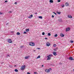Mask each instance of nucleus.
I'll return each instance as SVG.
<instances>
[{"label":"nucleus","mask_w":74,"mask_h":74,"mask_svg":"<svg viewBox=\"0 0 74 74\" xmlns=\"http://www.w3.org/2000/svg\"><path fill=\"white\" fill-rule=\"evenodd\" d=\"M51 56H52V55H49V56H47V57L48 58H47V60H51Z\"/></svg>","instance_id":"obj_1"},{"label":"nucleus","mask_w":74,"mask_h":74,"mask_svg":"<svg viewBox=\"0 0 74 74\" xmlns=\"http://www.w3.org/2000/svg\"><path fill=\"white\" fill-rule=\"evenodd\" d=\"M25 68H26V66L25 65H24L23 66H21V70H24L25 69Z\"/></svg>","instance_id":"obj_2"},{"label":"nucleus","mask_w":74,"mask_h":74,"mask_svg":"<svg viewBox=\"0 0 74 74\" xmlns=\"http://www.w3.org/2000/svg\"><path fill=\"white\" fill-rule=\"evenodd\" d=\"M35 44L33 42H29V45L31 46H34Z\"/></svg>","instance_id":"obj_3"},{"label":"nucleus","mask_w":74,"mask_h":74,"mask_svg":"<svg viewBox=\"0 0 74 74\" xmlns=\"http://www.w3.org/2000/svg\"><path fill=\"white\" fill-rule=\"evenodd\" d=\"M7 41L9 43H12V40L10 39H8L7 40Z\"/></svg>","instance_id":"obj_4"},{"label":"nucleus","mask_w":74,"mask_h":74,"mask_svg":"<svg viewBox=\"0 0 74 74\" xmlns=\"http://www.w3.org/2000/svg\"><path fill=\"white\" fill-rule=\"evenodd\" d=\"M70 28L69 27L67 28L66 29V32H69V31H70Z\"/></svg>","instance_id":"obj_5"},{"label":"nucleus","mask_w":74,"mask_h":74,"mask_svg":"<svg viewBox=\"0 0 74 74\" xmlns=\"http://www.w3.org/2000/svg\"><path fill=\"white\" fill-rule=\"evenodd\" d=\"M53 54L55 56H56V55H57V54H56V52L53 51Z\"/></svg>","instance_id":"obj_6"},{"label":"nucleus","mask_w":74,"mask_h":74,"mask_svg":"<svg viewBox=\"0 0 74 74\" xmlns=\"http://www.w3.org/2000/svg\"><path fill=\"white\" fill-rule=\"evenodd\" d=\"M65 4L66 6H69V3L67 2L65 3Z\"/></svg>","instance_id":"obj_7"},{"label":"nucleus","mask_w":74,"mask_h":74,"mask_svg":"<svg viewBox=\"0 0 74 74\" xmlns=\"http://www.w3.org/2000/svg\"><path fill=\"white\" fill-rule=\"evenodd\" d=\"M46 45L47 46L49 47V46H50V43H49V42L47 43Z\"/></svg>","instance_id":"obj_8"},{"label":"nucleus","mask_w":74,"mask_h":74,"mask_svg":"<svg viewBox=\"0 0 74 74\" xmlns=\"http://www.w3.org/2000/svg\"><path fill=\"white\" fill-rule=\"evenodd\" d=\"M45 71H46V73H49V70L48 69H46L45 70Z\"/></svg>","instance_id":"obj_9"},{"label":"nucleus","mask_w":74,"mask_h":74,"mask_svg":"<svg viewBox=\"0 0 74 74\" xmlns=\"http://www.w3.org/2000/svg\"><path fill=\"white\" fill-rule=\"evenodd\" d=\"M29 58H30V56H26L25 58V59H29Z\"/></svg>","instance_id":"obj_10"},{"label":"nucleus","mask_w":74,"mask_h":74,"mask_svg":"<svg viewBox=\"0 0 74 74\" xmlns=\"http://www.w3.org/2000/svg\"><path fill=\"white\" fill-rule=\"evenodd\" d=\"M32 17H33V15H31L28 17V18H30V19H31V18H32Z\"/></svg>","instance_id":"obj_11"},{"label":"nucleus","mask_w":74,"mask_h":74,"mask_svg":"<svg viewBox=\"0 0 74 74\" xmlns=\"http://www.w3.org/2000/svg\"><path fill=\"white\" fill-rule=\"evenodd\" d=\"M50 3H53V1L52 0H50Z\"/></svg>","instance_id":"obj_12"},{"label":"nucleus","mask_w":74,"mask_h":74,"mask_svg":"<svg viewBox=\"0 0 74 74\" xmlns=\"http://www.w3.org/2000/svg\"><path fill=\"white\" fill-rule=\"evenodd\" d=\"M69 59L71 60H73V58L71 57H69Z\"/></svg>","instance_id":"obj_13"},{"label":"nucleus","mask_w":74,"mask_h":74,"mask_svg":"<svg viewBox=\"0 0 74 74\" xmlns=\"http://www.w3.org/2000/svg\"><path fill=\"white\" fill-rule=\"evenodd\" d=\"M68 18H72V16L70 15H68Z\"/></svg>","instance_id":"obj_14"},{"label":"nucleus","mask_w":74,"mask_h":74,"mask_svg":"<svg viewBox=\"0 0 74 74\" xmlns=\"http://www.w3.org/2000/svg\"><path fill=\"white\" fill-rule=\"evenodd\" d=\"M60 36H61V37H64V34H60Z\"/></svg>","instance_id":"obj_15"},{"label":"nucleus","mask_w":74,"mask_h":74,"mask_svg":"<svg viewBox=\"0 0 74 74\" xmlns=\"http://www.w3.org/2000/svg\"><path fill=\"white\" fill-rule=\"evenodd\" d=\"M26 32H28L29 31V29H26Z\"/></svg>","instance_id":"obj_16"},{"label":"nucleus","mask_w":74,"mask_h":74,"mask_svg":"<svg viewBox=\"0 0 74 74\" xmlns=\"http://www.w3.org/2000/svg\"><path fill=\"white\" fill-rule=\"evenodd\" d=\"M53 47H56V44H54L53 45Z\"/></svg>","instance_id":"obj_17"},{"label":"nucleus","mask_w":74,"mask_h":74,"mask_svg":"<svg viewBox=\"0 0 74 74\" xmlns=\"http://www.w3.org/2000/svg\"><path fill=\"white\" fill-rule=\"evenodd\" d=\"M15 71L16 72H18V70L17 69H15Z\"/></svg>","instance_id":"obj_18"},{"label":"nucleus","mask_w":74,"mask_h":74,"mask_svg":"<svg viewBox=\"0 0 74 74\" xmlns=\"http://www.w3.org/2000/svg\"><path fill=\"white\" fill-rule=\"evenodd\" d=\"M38 18H40V19H42V17L41 16H39Z\"/></svg>","instance_id":"obj_19"},{"label":"nucleus","mask_w":74,"mask_h":74,"mask_svg":"<svg viewBox=\"0 0 74 74\" xmlns=\"http://www.w3.org/2000/svg\"><path fill=\"white\" fill-rule=\"evenodd\" d=\"M40 56H39L38 57H37V58H36V59H38V58H40Z\"/></svg>","instance_id":"obj_20"},{"label":"nucleus","mask_w":74,"mask_h":74,"mask_svg":"<svg viewBox=\"0 0 74 74\" xmlns=\"http://www.w3.org/2000/svg\"><path fill=\"white\" fill-rule=\"evenodd\" d=\"M16 34L17 35H20V33L19 32H17Z\"/></svg>","instance_id":"obj_21"},{"label":"nucleus","mask_w":74,"mask_h":74,"mask_svg":"<svg viewBox=\"0 0 74 74\" xmlns=\"http://www.w3.org/2000/svg\"><path fill=\"white\" fill-rule=\"evenodd\" d=\"M57 14H60V12H58V11L57 12Z\"/></svg>","instance_id":"obj_22"},{"label":"nucleus","mask_w":74,"mask_h":74,"mask_svg":"<svg viewBox=\"0 0 74 74\" xmlns=\"http://www.w3.org/2000/svg\"><path fill=\"white\" fill-rule=\"evenodd\" d=\"M58 21L59 22H62V19H60V20H58Z\"/></svg>","instance_id":"obj_23"},{"label":"nucleus","mask_w":74,"mask_h":74,"mask_svg":"<svg viewBox=\"0 0 74 74\" xmlns=\"http://www.w3.org/2000/svg\"><path fill=\"white\" fill-rule=\"evenodd\" d=\"M55 37H57L58 36V34H56L55 35Z\"/></svg>","instance_id":"obj_24"},{"label":"nucleus","mask_w":74,"mask_h":74,"mask_svg":"<svg viewBox=\"0 0 74 74\" xmlns=\"http://www.w3.org/2000/svg\"><path fill=\"white\" fill-rule=\"evenodd\" d=\"M71 43H73V42H74V41H73V40H71Z\"/></svg>","instance_id":"obj_25"},{"label":"nucleus","mask_w":74,"mask_h":74,"mask_svg":"<svg viewBox=\"0 0 74 74\" xmlns=\"http://www.w3.org/2000/svg\"><path fill=\"white\" fill-rule=\"evenodd\" d=\"M54 51H57V48L56 49H54Z\"/></svg>","instance_id":"obj_26"},{"label":"nucleus","mask_w":74,"mask_h":74,"mask_svg":"<svg viewBox=\"0 0 74 74\" xmlns=\"http://www.w3.org/2000/svg\"><path fill=\"white\" fill-rule=\"evenodd\" d=\"M48 34V36H51V34L50 33H49Z\"/></svg>","instance_id":"obj_27"},{"label":"nucleus","mask_w":74,"mask_h":74,"mask_svg":"<svg viewBox=\"0 0 74 74\" xmlns=\"http://www.w3.org/2000/svg\"><path fill=\"white\" fill-rule=\"evenodd\" d=\"M42 35H45V33H44V32H42Z\"/></svg>","instance_id":"obj_28"},{"label":"nucleus","mask_w":74,"mask_h":74,"mask_svg":"<svg viewBox=\"0 0 74 74\" xmlns=\"http://www.w3.org/2000/svg\"><path fill=\"white\" fill-rule=\"evenodd\" d=\"M23 45L21 46L20 47V48H23Z\"/></svg>","instance_id":"obj_29"},{"label":"nucleus","mask_w":74,"mask_h":74,"mask_svg":"<svg viewBox=\"0 0 74 74\" xmlns=\"http://www.w3.org/2000/svg\"><path fill=\"white\" fill-rule=\"evenodd\" d=\"M9 67L11 68H12V66L10 65V66H9Z\"/></svg>","instance_id":"obj_30"},{"label":"nucleus","mask_w":74,"mask_h":74,"mask_svg":"<svg viewBox=\"0 0 74 74\" xmlns=\"http://www.w3.org/2000/svg\"><path fill=\"white\" fill-rule=\"evenodd\" d=\"M64 7V5H62V7Z\"/></svg>","instance_id":"obj_31"},{"label":"nucleus","mask_w":74,"mask_h":74,"mask_svg":"<svg viewBox=\"0 0 74 74\" xmlns=\"http://www.w3.org/2000/svg\"><path fill=\"white\" fill-rule=\"evenodd\" d=\"M58 2H60V0H58Z\"/></svg>","instance_id":"obj_32"},{"label":"nucleus","mask_w":74,"mask_h":74,"mask_svg":"<svg viewBox=\"0 0 74 74\" xmlns=\"http://www.w3.org/2000/svg\"><path fill=\"white\" fill-rule=\"evenodd\" d=\"M5 3H7V2H8V1H5Z\"/></svg>","instance_id":"obj_33"},{"label":"nucleus","mask_w":74,"mask_h":74,"mask_svg":"<svg viewBox=\"0 0 74 74\" xmlns=\"http://www.w3.org/2000/svg\"><path fill=\"white\" fill-rule=\"evenodd\" d=\"M8 56H9L10 57V56H9V55H7V57H8Z\"/></svg>","instance_id":"obj_34"},{"label":"nucleus","mask_w":74,"mask_h":74,"mask_svg":"<svg viewBox=\"0 0 74 74\" xmlns=\"http://www.w3.org/2000/svg\"><path fill=\"white\" fill-rule=\"evenodd\" d=\"M24 34H26V32H24Z\"/></svg>","instance_id":"obj_35"},{"label":"nucleus","mask_w":74,"mask_h":74,"mask_svg":"<svg viewBox=\"0 0 74 74\" xmlns=\"http://www.w3.org/2000/svg\"><path fill=\"white\" fill-rule=\"evenodd\" d=\"M51 69H49V72L50 71H51Z\"/></svg>","instance_id":"obj_36"},{"label":"nucleus","mask_w":74,"mask_h":74,"mask_svg":"<svg viewBox=\"0 0 74 74\" xmlns=\"http://www.w3.org/2000/svg\"><path fill=\"white\" fill-rule=\"evenodd\" d=\"M15 4H17V2H16L14 3Z\"/></svg>","instance_id":"obj_37"},{"label":"nucleus","mask_w":74,"mask_h":74,"mask_svg":"<svg viewBox=\"0 0 74 74\" xmlns=\"http://www.w3.org/2000/svg\"><path fill=\"white\" fill-rule=\"evenodd\" d=\"M53 13L54 14H55V15H56V13L55 12H53Z\"/></svg>","instance_id":"obj_38"},{"label":"nucleus","mask_w":74,"mask_h":74,"mask_svg":"<svg viewBox=\"0 0 74 74\" xmlns=\"http://www.w3.org/2000/svg\"><path fill=\"white\" fill-rule=\"evenodd\" d=\"M27 74H30V73L29 72H27Z\"/></svg>","instance_id":"obj_39"},{"label":"nucleus","mask_w":74,"mask_h":74,"mask_svg":"<svg viewBox=\"0 0 74 74\" xmlns=\"http://www.w3.org/2000/svg\"><path fill=\"white\" fill-rule=\"evenodd\" d=\"M52 18H54V16H53V15H52Z\"/></svg>","instance_id":"obj_40"},{"label":"nucleus","mask_w":74,"mask_h":74,"mask_svg":"<svg viewBox=\"0 0 74 74\" xmlns=\"http://www.w3.org/2000/svg\"><path fill=\"white\" fill-rule=\"evenodd\" d=\"M2 14L1 12H0V15H2Z\"/></svg>","instance_id":"obj_41"},{"label":"nucleus","mask_w":74,"mask_h":74,"mask_svg":"<svg viewBox=\"0 0 74 74\" xmlns=\"http://www.w3.org/2000/svg\"><path fill=\"white\" fill-rule=\"evenodd\" d=\"M34 73L35 74H37V72H34Z\"/></svg>","instance_id":"obj_42"},{"label":"nucleus","mask_w":74,"mask_h":74,"mask_svg":"<svg viewBox=\"0 0 74 74\" xmlns=\"http://www.w3.org/2000/svg\"><path fill=\"white\" fill-rule=\"evenodd\" d=\"M9 13H11L12 12L10 11H9Z\"/></svg>","instance_id":"obj_43"},{"label":"nucleus","mask_w":74,"mask_h":74,"mask_svg":"<svg viewBox=\"0 0 74 74\" xmlns=\"http://www.w3.org/2000/svg\"><path fill=\"white\" fill-rule=\"evenodd\" d=\"M45 39H46V40H48V38H45Z\"/></svg>","instance_id":"obj_44"},{"label":"nucleus","mask_w":74,"mask_h":74,"mask_svg":"<svg viewBox=\"0 0 74 74\" xmlns=\"http://www.w3.org/2000/svg\"><path fill=\"white\" fill-rule=\"evenodd\" d=\"M14 67H16V65H15L14 66Z\"/></svg>","instance_id":"obj_45"},{"label":"nucleus","mask_w":74,"mask_h":74,"mask_svg":"<svg viewBox=\"0 0 74 74\" xmlns=\"http://www.w3.org/2000/svg\"><path fill=\"white\" fill-rule=\"evenodd\" d=\"M62 64V63H60V64Z\"/></svg>","instance_id":"obj_46"},{"label":"nucleus","mask_w":74,"mask_h":74,"mask_svg":"<svg viewBox=\"0 0 74 74\" xmlns=\"http://www.w3.org/2000/svg\"><path fill=\"white\" fill-rule=\"evenodd\" d=\"M37 14V12L35 13V14Z\"/></svg>","instance_id":"obj_47"},{"label":"nucleus","mask_w":74,"mask_h":74,"mask_svg":"<svg viewBox=\"0 0 74 74\" xmlns=\"http://www.w3.org/2000/svg\"><path fill=\"white\" fill-rule=\"evenodd\" d=\"M11 32V33H14V32Z\"/></svg>","instance_id":"obj_48"},{"label":"nucleus","mask_w":74,"mask_h":74,"mask_svg":"<svg viewBox=\"0 0 74 74\" xmlns=\"http://www.w3.org/2000/svg\"><path fill=\"white\" fill-rule=\"evenodd\" d=\"M34 51H36V50H34Z\"/></svg>","instance_id":"obj_49"},{"label":"nucleus","mask_w":74,"mask_h":74,"mask_svg":"<svg viewBox=\"0 0 74 74\" xmlns=\"http://www.w3.org/2000/svg\"><path fill=\"white\" fill-rule=\"evenodd\" d=\"M42 67H44V65H42Z\"/></svg>","instance_id":"obj_50"},{"label":"nucleus","mask_w":74,"mask_h":74,"mask_svg":"<svg viewBox=\"0 0 74 74\" xmlns=\"http://www.w3.org/2000/svg\"><path fill=\"white\" fill-rule=\"evenodd\" d=\"M38 49H40V48H38Z\"/></svg>","instance_id":"obj_51"},{"label":"nucleus","mask_w":74,"mask_h":74,"mask_svg":"<svg viewBox=\"0 0 74 74\" xmlns=\"http://www.w3.org/2000/svg\"><path fill=\"white\" fill-rule=\"evenodd\" d=\"M73 60H74V59H73Z\"/></svg>","instance_id":"obj_52"}]
</instances>
